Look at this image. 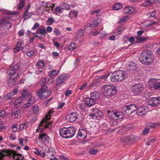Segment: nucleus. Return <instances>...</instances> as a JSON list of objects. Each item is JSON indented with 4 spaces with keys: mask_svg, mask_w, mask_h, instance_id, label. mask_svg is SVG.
<instances>
[{
    "mask_svg": "<svg viewBox=\"0 0 160 160\" xmlns=\"http://www.w3.org/2000/svg\"><path fill=\"white\" fill-rule=\"evenodd\" d=\"M20 72V69L18 64L10 66L7 72L8 75L10 76V78L8 80V85L12 87L15 85L16 78L18 76Z\"/></svg>",
    "mask_w": 160,
    "mask_h": 160,
    "instance_id": "f257e3e1",
    "label": "nucleus"
},
{
    "mask_svg": "<svg viewBox=\"0 0 160 160\" xmlns=\"http://www.w3.org/2000/svg\"><path fill=\"white\" fill-rule=\"evenodd\" d=\"M126 73L123 71L118 70L112 73L110 76L112 82H116L124 80L126 78Z\"/></svg>",
    "mask_w": 160,
    "mask_h": 160,
    "instance_id": "f03ea898",
    "label": "nucleus"
},
{
    "mask_svg": "<svg viewBox=\"0 0 160 160\" xmlns=\"http://www.w3.org/2000/svg\"><path fill=\"white\" fill-rule=\"evenodd\" d=\"M76 129L73 127L63 128L59 130L60 135L62 138H72L75 134Z\"/></svg>",
    "mask_w": 160,
    "mask_h": 160,
    "instance_id": "7ed1b4c3",
    "label": "nucleus"
},
{
    "mask_svg": "<svg viewBox=\"0 0 160 160\" xmlns=\"http://www.w3.org/2000/svg\"><path fill=\"white\" fill-rule=\"evenodd\" d=\"M101 90L103 94L107 96L112 97L116 93L115 88L113 86L108 84L102 86Z\"/></svg>",
    "mask_w": 160,
    "mask_h": 160,
    "instance_id": "20e7f679",
    "label": "nucleus"
},
{
    "mask_svg": "<svg viewBox=\"0 0 160 160\" xmlns=\"http://www.w3.org/2000/svg\"><path fill=\"white\" fill-rule=\"evenodd\" d=\"M47 88V85H43L42 87H41V89L37 92V95L40 99H44L51 94V91L48 89Z\"/></svg>",
    "mask_w": 160,
    "mask_h": 160,
    "instance_id": "39448f33",
    "label": "nucleus"
},
{
    "mask_svg": "<svg viewBox=\"0 0 160 160\" xmlns=\"http://www.w3.org/2000/svg\"><path fill=\"white\" fill-rule=\"evenodd\" d=\"M150 57V51L147 50L143 51L139 57L140 62L142 64L148 65L150 63L149 58Z\"/></svg>",
    "mask_w": 160,
    "mask_h": 160,
    "instance_id": "423d86ee",
    "label": "nucleus"
},
{
    "mask_svg": "<svg viewBox=\"0 0 160 160\" xmlns=\"http://www.w3.org/2000/svg\"><path fill=\"white\" fill-rule=\"evenodd\" d=\"M137 109L136 106L134 104L127 105L122 108V111L128 115H131Z\"/></svg>",
    "mask_w": 160,
    "mask_h": 160,
    "instance_id": "0eeeda50",
    "label": "nucleus"
},
{
    "mask_svg": "<svg viewBox=\"0 0 160 160\" xmlns=\"http://www.w3.org/2000/svg\"><path fill=\"white\" fill-rule=\"evenodd\" d=\"M9 19L8 17L2 18L0 21V27L4 29H9L12 27V24L9 21Z\"/></svg>",
    "mask_w": 160,
    "mask_h": 160,
    "instance_id": "6e6552de",
    "label": "nucleus"
},
{
    "mask_svg": "<svg viewBox=\"0 0 160 160\" xmlns=\"http://www.w3.org/2000/svg\"><path fill=\"white\" fill-rule=\"evenodd\" d=\"M137 140V138L134 135H131L130 136L124 137L121 138V141L123 144H125L129 142L132 144L135 142Z\"/></svg>",
    "mask_w": 160,
    "mask_h": 160,
    "instance_id": "1a4fd4ad",
    "label": "nucleus"
},
{
    "mask_svg": "<svg viewBox=\"0 0 160 160\" xmlns=\"http://www.w3.org/2000/svg\"><path fill=\"white\" fill-rule=\"evenodd\" d=\"M143 90V87L142 84H137L132 86L131 91L134 95H138L141 93Z\"/></svg>",
    "mask_w": 160,
    "mask_h": 160,
    "instance_id": "9d476101",
    "label": "nucleus"
},
{
    "mask_svg": "<svg viewBox=\"0 0 160 160\" xmlns=\"http://www.w3.org/2000/svg\"><path fill=\"white\" fill-rule=\"evenodd\" d=\"M92 113L90 114L89 115L93 119H99V118H101L102 116V112L98 108H94L92 109Z\"/></svg>",
    "mask_w": 160,
    "mask_h": 160,
    "instance_id": "9b49d317",
    "label": "nucleus"
},
{
    "mask_svg": "<svg viewBox=\"0 0 160 160\" xmlns=\"http://www.w3.org/2000/svg\"><path fill=\"white\" fill-rule=\"evenodd\" d=\"M151 86L155 90H160V79L151 78Z\"/></svg>",
    "mask_w": 160,
    "mask_h": 160,
    "instance_id": "f8f14e48",
    "label": "nucleus"
},
{
    "mask_svg": "<svg viewBox=\"0 0 160 160\" xmlns=\"http://www.w3.org/2000/svg\"><path fill=\"white\" fill-rule=\"evenodd\" d=\"M78 115L76 112L71 113L66 116V119L68 122H73L78 119Z\"/></svg>",
    "mask_w": 160,
    "mask_h": 160,
    "instance_id": "ddd939ff",
    "label": "nucleus"
},
{
    "mask_svg": "<svg viewBox=\"0 0 160 160\" xmlns=\"http://www.w3.org/2000/svg\"><path fill=\"white\" fill-rule=\"evenodd\" d=\"M39 140L41 141V143H43L45 142H48L50 138L45 133H40L38 136Z\"/></svg>",
    "mask_w": 160,
    "mask_h": 160,
    "instance_id": "4468645a",
    "label": "nucleus"
},
{
    "mask_svg": "<svg viewBox=\"0 0 160 160\" xmlns=\"http://www.w3.org/2000/svg\"><path fill=\"white\" fill-rule=\"evenodd\" d=\"M127 70L128 71H132L135 70L137 68L136 64L132 62H130L126 67Z\"/></svg>",
    "mask_w": 160,
    "mask_h": 160,
    "instance_id": "2eb2a0df",
    "label": "nucleus"
},
{
    "mask_svg": "<svg viewBox=\"0 0 160 160\" xmlns=\"http://www.w3.org/2000/svg\"><path fill=\"white\" fill-rule=\"evenodd\" d=\"M22 43L23 42L22 40H19L17 42L15 47L14 48V52L15 53H17L21 50L23 49V48L21 47Z\"/></svg>",
    "mask_w": 160,
    "mask_h": 160,
    "instance_id": "dca6fc26",
    "label": "nucleus"
},
{
    "mask_svg": "<svg viewBox=\"0 0 160 160\" xmlns=\"http://www.w3.org/2000/svg\"><path fill=\"white\" fill-rule=\"evenodd\" d=\"M67 79V77L66 75L63 74L60 75L56 82L57 85H60L61 84L64 82V81Z\"/></svg>",
    "mask_w": 160,
    "mask_h": 160,
    "instance_id": "f3484780",
    "label": "nucleus"
},
{
    "mask_svg": "<svg viewBox=\"0 0 160 160\" xmlns=\"http://www.w3.org/2000/svg\"><path fill=\"white\" fill-rule=\"evenodd\" d=\"M160 97H152L151 98V101H152L151 103V106L152 107H155L158 105V104L160 103Z\"/></svg>",
    "mask_w": 160,
    "mask_h": 160,
    "instance_id": "a211bd4d",
    "label": "nucleus"
},
{
    "mask_svg": "<svg viewBox=\"0 0 160 160\" xmlns=\"http://www.w3.org/2000/svg\"><path fill=\"white\" fill-rule=\"evenodd\" d=\"M123 11L125 13L131 14L134 13L135 9L132 7H128L125 8Z\"/></svg>",
    "mask_w": 160,
    "mask_h": 160,
    "instance_id": "6ab92c4d",
    "label": "nucleus"
},
{
    "mask_svg": "<svg viewBox=\"0 0 160 160\" xmlns=\"http://www.w3.org/2000/svg\"><path fill=\"white\" fill-rule=\"evenodd\" d=\"M85 102L86 104L89 107L92 106L96 103V102L91 97L86 98L85 100Z\"/></svg>",
    "mask_w": 160,
    "mask_h": 160,
    "instance_id": "aec40b11",
    "label": "nucleus"
},
{
    "mask_svg": "<svg viewBox=\"0 0 160 160\" xmlns=\"http://www.w3.org/2000/svg\"><path fill=\"white\" fill-rule=\"evenodd\" d=\"M12 115L14 116L15 118H18L20 117L21 113L18 109H15L12 110Z\"/></svg>",
    "mask_w": 160,
    "mask_h": 160,
    "instance_id": "412c9836",
    "label": "nucleus"
},
{
    "mask_svg": "<svg viewBox=\"0 0 160 160\" xmlns=\"http://www.w3.org/2000/svg\"><path fill=\"white\" fill-rule=\"evenodd\" d=\"M0 12L3 15L7 14L15 15L17 13L16 12H11L5 9H0Z\"/></svg>",
    "mask_w": 160,
    "mask_h": 160,
    "instance_id": "4be33fe9",
    "label": "nucleus"
},
{
    "mask_svg": "<svg viewBox=\"0 0 160 160\" xmlns=\"http://www.w3.org/2000/svg\"><path fill=\"white\" fill-rule=\"evenodd\" d=\"M10 153L12 154L13 158L15 160H18L19 158L22 156L21 154L17 153L16 151L13 150L10 151Z\"/></svg>",
    "mask_w": 160,
    "mask_h": 160,
    "instance_id": "5701e85b",
    "label": "nucleus"
},
{
    "mask_svg": "<svg viewBox=\"0 0 160 160\" xmlns=\"http://www.w3.org/2000/svg\"><path fill=\"white\" fill-rule=\"evenodd\" d=\"M99 95L97 92H92L91 94V98L94 100L95 101H96L99 98Z\"/></svg>",
    "mask_w": 160,
    "mask_h": 160,
    "instance_id": "b1692460",
    "label": "nucleus"
},
{
    "mask_svg": "<svg viewBox=\"0 0 160 160\" xmlns=\"http://www.w3.org/2000/svg\"><path fill=\"white\" fill-rule=\"evenodd\" d=\"M33 14L32 12H28V11H25V12L23 15V18L25 20H27L30 18Z\"/></svg>",
    "mask_w": 160,
    "mask_h": 160,
    "instance_id": "393cba45",
    "label": "nucleus"
},
{
    "mask_svg": "<svg viewBox=\"0 0 160 160\" xmlns=\"http://www.w3.org/2000/svg\"><path fill=\"white\" fill-rule=\"evenodd\" d=\"M68 49L69 51H72L77 48L78 47L74 42L71 43L68 46Z\"/></svg>",
    "mask_w": 160,
    "mask_h": 160,
    "instance_id": "a878e982",
    "label": "nucleus"
},
{
    "mask_svg": "<svg viewBox=\"0 0 160 160\" xmlns=\"http://www.w3.org/2000/svg\"><path fill=\"white\" fill-rule=\"evenodd\" d=\"M122 8V5L120 3L115 4L113 6V9L114 10H118Z\"/></svg>",
    "mask_w": 160,
    "mask_h": 160,
    "instance_id": "bb28decb",
    "label": "nucleus"
},
{
    "mask_svg": "<svg viewBox=\"0 0 160 160\" xmlns=\"http://www.w3.org/2000/svg\"><path fill=\"white\" fill-rule=\"evenodd\" d=\"M13 96V94L11 92L7 93L4 97V99L5 100H11L12 99Z\"/></svg>",
    "mask_w": 160,
    "mask_h": 160,
    "instance_id": "cd10ccee",
    "label": "nucleus"
},
{
    "mask_svg": "<svg viewBox=\"0 0 160 160\" xmlns=\"http://www.w3.org/2000/svg\"><path fill=\"white\" fill-rule=\"evenodd\" d=\"M114 114L115 116V120L117 119L118 118H122V114L120 112H114Z\"/></svg>",
    "mask_w": 160,
    "mask_h": 160,
    "instance_id": "c85d7f7f",
    "label": "nucleus"
},
{
    "mask_svg": "<svg viewBox=\"0 0 160 160\" xmlns=\"http://www.w3.org/2000/svg\"><path fill=\"white\" fill-rule=\"evenodd\" d=\"M37 33L44 35L46 33V31L45 28H38L36 31Z\"/></svg>",
    "mask_w": 160,
    "mask_h": 160,
    "instance_id": "c756f323",
    "label": "nucleus"
},
{
    "mask_svg": "<svg viewBox=\"0 0 160 160\" xmlns=\"http://www.w3.org/2000/svg\"><path fill=\"white\" fill-rule=\"evenodd\" d=\"M55 149L52 148H49L48 150L47 154L48 155L53 156V153L55 151Z\"/></svg>",
    "mask_w": 160,
    "mask_h": 160,
    "instance_id": "7c9ffc66",
    "label": "nucleus"
},
{
    "mask_svg": "<svg viewBox=\"0 0 160 160\" xmlns=\"http://www.w3.org/2000/svg\"><path fill=\"white\" fill-rule=\"evenodd\" d=\"M25 3L24 1L21 0L19 3L18 4V8L19 9H21L22 8L25 6Z\"/></svg>",
    "mask_w": 160,
    "mask_h": 160,
    "instance_id": "2f4dec72",
    "label": "nucleus"
},
{
    "mask_svg": "<svg viewBox=\"0 0 160 160\" xmlns=\"http://www.w3.org/2000/svg\"><path fill=\"white\" fill-rule=\"evenodd\" d=\"M83 34V32L82 30H80L77 33L75 36L76 38H79L82 36Z\"/></svg>",
    "mask_w": 160,
    "mask_h": 160,
    "instance_id": "473e14b6",
    "label": "nucleus"
},
{
    "mask_svg": "<svg viewBox=\"0 0 160 160\" xmlns=\"http://www.w3.org/2000/svg\"><path fill=\"white\" fill-rule=\"evenodd\" d=\"M62 9H66L67 10L70 9V5L66 3H64L62 4Z\"/></svg>",
    "mask_w": 160,
    "mask_h": 160,
    "instance_id": "72a5a7b5",
    "label": "nucleus"
},
{
    "mask_svg": "<svg viewBox=\"0 0 160 160\" xmlns=\"http://www.w3.org/2000/svg\"><path fill=\"white\" fill-rule=\"evenodd\" d=\"M108 117L111 119L115 120L114 112L112 111H108Z\"/></svg>",
    "mask_w": 160,
    "mask_h": 160,
    "instance_id": "f704fd0d",
    "label": "nucleus"
},
{
    "mask_svg": "<svg viewBox=\"0 0 160 160\" xmlns=\"http://www.w3.org/2000/svg\"><path fill=\"white\" fill-rule=\"evenodd\" d=\"M44 63L43 61H40L37 62V65L38 68H42L44 66Z\"/></svg>",
    "mask_w": 160,
    "mask_h": 160,
    "instance_id": "c9c22d12",
    "label": "nucleus"
},
{
    "mask_svg": "<svg viewBox=\"0 0 160 160\" xmlns=\"http://www.w3.org/2000/svg\"><path fill=\"white\" fill-rule=\"evenodd\" d=\"M48 75L50 77L54 76L57 75L58 73H57L56 71L55 70H52L49 71L48 73Z\"/></svg>",
    "mask_w": 160,
    "mask_h": 160,
    "instance_id": "e433bc0d",
    "label": "nucleus"
},
{
    "mask_svg": "<svg viewBox=\"0 0 160 160\" xmlns=\"http://www.w3.org/2000/svg\"><path fill=\"white\" fill-rule=\"evenodd\" d=\"M101 20L100 19L97 18L94 19L92 22V25L95 26H97L101 22Z\"/></svg>",
    "mask_w": 160,
    "mask_h": 160,
    "instance_id": "4c0bfd02",
    "label": "nucleus"
},
{
    "mask_svg": "<svg viewBox=\"0 0 160 160\" xmlns=\"http://www.w3.org/2000/svg\"><path fill=\"white\" fill-rule=\"evenodd\" d=\"M53 110L51 109L48 111V113L46 115V119L47 120H49L50 119L51 114L53 113Z\"/></svg>",
    "mask_w": 160,
    "mask_h": 160,
    "instance_id": "58836bf2",
    "label": "nucleus"
},
{
    "mask_svg": "<svg viewBox=\"0 0 160 160\" xmlns=\"http://www.w3.org/2000/svg\"><path fill=\"white\" fill-rule=\"evenodd\" d=\"M85 133V131L83 129H80L78 133V136L80 137L82 136Z\"/></svg>",
    "mask_w": 160,
    "mask_h": 160,
    "instance_id": "ea45409f",
    "label": "nucleus"
},
{
    "mask_svg": "<svg viewBox=\"0 0 160 160\" xmlns=\"http://www.w3.org/2000/svg\"><path fill=\"white\" fill-rule=\"evenodd\" d=\"M149 132V128H145L142 131V134L143 135H147Z\"/></svg>",
    "mask_w": 160,
    "mask_h": 160,
    "instance_id": "a19ab883",
    "label": "nucleus"
},
{
    "mask_svg": "<svg viewBox=\"0 0 160 160\" xmlns=\"http://www.w3.org/2000/svg\"><path fill=\"white\" fill-rule=\"evenodd\" d=\"M32 110L33 112L35 113H37L39 112L38 107L36 105L33 106L32 108Z\"/></svg>",
    "mask_w": 160,
    "mask_h": 160,
    "instance_id": "79ce46f5",
    "label": "nucleus"
},
{
    "mask_svg": "<svg viewBox=\"0 0 160 160\" xmlns=\"http://www.w3.org/2000/svg\"><path fill=\"white\" fill-rule=\"evenodd\" d=\"M47 82V78H43L41 79L40 83L42 86V87L43 85H46L45 84Z\"/></svg>",
    "mask_w": 160,
    "mask_h": 160,
    "instance_id": "37998d69",
    "label": "nucleus"
},
{
    "mask_svg": "<svg viewBox=\"0 0 160 160\" xmlns=\"http://www.w3.org/2000/svg\"><path fill=\"white\" fill-rule=\"evenodd\" d=\"M144 111L142 110H141L140 109H138L136 113L138 116H141L144 114Z\"/></svg>",
    "mask_w": 160,
    "mask_h": 160,
    "instance_id": "c03bdc74",
    "label": "nucleus"
},
{
    "mask_svg": "<svg viewBox=\"0 0 160 160\" xmlns=\"http://www.w3.org/2000/svg\"><path fill=\"white\" fill-rule=\"evenodd\" d=\"M78 13L77 11H71L70 12V14L73 17H76L78 15Z\"/></svg>",
    "mask_w": 160,
    "mask_h": 160,
    "instance_id": "a18cd8bd",
    "label": "nucleus"
},
{
    "mask_svg": "<svg viewBox=\"0 0 160 160\" xmlns=\"http://www.w3.org/2000/svg\"><path fill=\"white\" fill-rule=\"evenodd\" d=\"M98 152V150L97 149H92L89 151V152L92 155H95Z\"/></svg>",
    "mask_w": 160,
    "mask_h": 160,
    "instance_id": "49530a36",
    "label": "nucleus"
},
{
    "mask_svg": "<svg viewBox=\"0 0 160 160\" xmlns=\"http://www.w3.org/2000/svg\"><path fill=\"white\" fill-rule=\"evenodd\" d=\"M35 54L34 52L33 51L30 50V51H28L27 52V55L28 57H31L34 55Z\"/></svg>",
    "mask_w": 160,
    "mask_h": 160,
    "instance_id": "de8ad7c7",
    "label": "nucleus"
},
{
    "mask_svg": "<svg viewBox=\"0 0 160 160\" xmlns=\"http://www.w3.org/2000/svg\"><path fill=\"white\" fill-rule=\"evenodd\" d=\"M54 21V19L52 17H49L48 20L47 21V22L50 23V24H52Z\"/></svg>",
    "mask_w": 160,
    "mask_h": 160,
    "instance_id": "09e8293b",
    "label": "nucleus"
},
{
    "mask_svg": "<svg viewBox=\"0 0 160 160\" xmlns=\"http://www.w3.org/2000/svg\"><path fill=\"white\" fill-rule=\"evenodd\" d=\"M137 40L139 42H142L146 40V39L144 37L137 38Z\"/></svg>",
    "mask_w": 160,
    "mask_h": 160,
    "instance_id": "8fccbe9b",
    "label": "nucleus"
},
{
    "mask_svg": "<svg viewBox=\"0 0 160 160\" xmlns=\"http://www.w3.org/2000/svg\"><path fill=\"white\" fill-rule=\"evenodd\" d=\"M28 92L27 90H24L22 92H21V95H22V97L21 98H24L25 97V95L28 94Z\"/></svg>",
    "mask_w": 160,
    "mask_h": 160,
    "instance_id": "3c124183",
    "label": "nucleus"
},
{
    "mask_svg": "<svg viewBox=\"0 0 160 160\" xmlns=\"http://www.w3.org/2000/svg\"><path fill=\"white\" fill-rule=\"evenodd\" d=\"M156 13L155 11H153L151 12V17H152L156 19H157L156 17L155 16Z\"/></svg>",
    "mask_w": 160,
    "mask_h": 160,
    "instance_id": "603ef678",
    "label": "nucleus"
},
{
    "mask_svg": "<svg viewBox=\"0 0 160 160\" xmlns=\"http://www.w3.org/2000/svg\"><path fill=\"white\" fill-rule=\"evenodd\" d=\"M54 78H49L48 81V83L49 84H50L52 83H53L54 81Z\"/></svg>",
    "mask_w": 160,
    "mask_h": 160,
    "instance_id": "864d4df0",
    "label": "nucleus"
},
{
    "mask_svg": "<svg viewBox=\"0 0 160 160\" xmlns=\"http://www.w3.org/2000/svg\"><path fill=\"white\" fill-rule=\"evenodd\" d=\"M35 151H34V153L38 155H40V152H41V150L39 151V150L37 148H34Z\"/></svg>",
    "mask_w": 160,
    "mask_h": 160,
    "instance_id": "5fc2aeb1",
    "label": "nucleus"
},
{
    "mask_svg": "<svg viewBox=\"0 0 160 160\" xmlns=\"http://www.w3.org/2000/svg\"><path fill=\"white\" fill-rule=\"evenodd\" d=\"M17 131V128L16 125H14L12 127V131L14 132H16Z\"/></svg>",
    "mask_w": 160,
    "mask_h": 160,
    "instance_id": "6e6d98bb",
    "label": "nucleus"
},
{
    "mask_svg": "<svg viewBox=\"0 0 160 160\" xmlns=\"http://www.w3.org/2000/svg\"><path fill=\"white\" fill-rule=\"evenodd\" d=\"M55 11L58 13H59L61 11V8L59 7H57L55 10Z\"/></svg>",
    "mask_w": 160,
    "mask_h": 160,
    "instance_id": "4d7b16f0",
    "label": "nucleus"
},
{
    "mask_svg": "<svg viewBox=\"0 0 160 160\" xmlns=\"http://www.w3.org/2000/svg\"><path fill=\"white\" fill-rule=\"evenodd\" d=\"M65 104V102H64L59 103L58 104V108L59 109L62 108L64 106Z\"/></svg>",
    "mask_w": 160,
    "mask_h": 160,
    "instance_id": "13d9d810",
    "label": "nucleus"
},
{
    "mask_svg": "<svg viewBox=\"0 0 160 160\" xmlns=\"http://www.w3.org/2000/svg\"><path fill=\"white\" fill-rule=\"evenodd\" d=\"M127 17L126 16H125L123 17L122 18L120 19L118 21V23H121L122 22H123L125 21V20L126 19Z\"/></svg>",
    "mask_w": 160,
    "mask_h": 160,
    "instance_id": "bf43d9fd",
    "label": "nucleus"
},
{
    "mask_svg": "<svg viewBox=\"0 0 160 160\" xmlns=\"http://www.w3.org/2000/svg\"><path fill=\"white\" fill-rule=\"evenodd\" d=\"M46 30L48 32L50 33L52 31V29L51 27L48 26L47 27Z\"/></svg>",
    "mask_w": 160,
    "mask_h": 160,
    "instance_id": "052dcab7",
    "label": "nucleus"
},
{
    "mask_svg": "<svg viewBox=\"0 0 160 160\" xmlns=\"http://www.w3.org/2000/svg\"><path fill=\"white\" fill-rule=\"evenodd\" d=\"M54 32L57 35H59L60 34V32L58 29L57 28H55L54 29Z\"/></svg>",
    "mask_w": 160,
    "mask_h": 160,
    "instance_id": "680f3d73",
    "label": "nucleus"
},
{
    "mask_svg": "<svg viewBox=\"0 0 160 160\" xmlns=\"http://www.w3.org/2000/svg\"><path fill=\"white\" fill-rule=\"evenodd\" d=\"M24 30L23 29H22L20 30L18 32V35L19 37L22 36L24 33Z\"/></svg>",
    "mask_w": 160,
    "mask_h": 160,
    "instance_id": "e2e57ef3",
    "label": "nucleus"
},
{
    "mask_svg": "<svg viewBox=\"0 0 160 160\" xmlns=\"http://www.w3.org/2000/svg\"><path fill=\"white\" fill-rule=\"evenodd\" d=\"M40 154V155H39V156H40L42 157H44L46 156V153L45 152L41 150Z\"/></svg>",
    "mask_w": 160,
    "mask_h": 160,
    "instance_id": "0e129e2a",
    "label": "nucleus"
},
{
    "mask_svg": "<svg viewBox=\"0 0 160 160\" xmlns=\"http://www.w3.org/2000/svg\"><path fill=\"white\" fill-rule=\"evenodd\" d=\"M5 111L4 110H2L0 112V117H4L5 115Z\"/></svg>",
    "mask_w": 160,
    "mask_h": 160,
    "instance_id": "69168bd1",
    "label": "nucleus"
},
{
    "mask_svg": "<svg viewBox=\"0 0 160 160\" xmlns=\"http://www.w3.org/2000/svg\"><path fill=\"white\" fill-rule=\"evenodd\" d=\"M39 26V24L38 23H35L32 28V30L35 29Z\"/></svg>",
    "mask_w": 160,
    "mask_h": 160,
    "instance_id": "338daca9",
    "label": "nucleus"
},
{
    "mask_svg": "<svg viewBox=\"0 0 160 160\" xmlns=\"http://www.w3.org/2000/svg\"><path fill=\"white\" fill-rule=\"evenodd\" d=\"M155 52L158 55L160 56V48L155 49Z\"/></svg>",
    "mask_w": 160,
    "mask_h": 160,
    "instance_id": "774afa93",
    "label": "nucleus"
}]
</instances>
